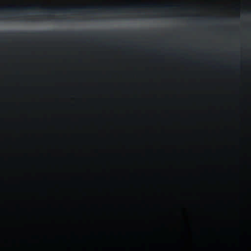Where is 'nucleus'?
I'll list each match as a JSON object with an SVG mask.
<instances>
[{
    "label": "nucleus",
    "mask_w": 251,
    "mask_h": 251,
    "mask_svg": "<svg viewBox=\"0 0 251 251\" xmlns=\"http://www.w3.org/2000/svg\"><path fill=\"white\" fill-rule=\"evenodd\" d=\"M216 4L213 3H205L198 4L194 3L185 2H174L170 1L167 2H160L155 1L152 2H130L128 3L115 4H80V13L98 12H111L114 13H123L128 12L146 10L145 16H235L240 15H171L176 10L185 11L188 10H194L200 7L201 8H212Z\"/></svg>",
    "instance_id": "1"
},
{
    "label": "nucleus",
    "mask_w": 251,
    "mask_h": 251,
    "mask_svg": "<svg viewBox=\"0 0 251 251\" xmlns=\"http://www.w3.org/2000/svg\"><path fill=\"white\" fill-rule=\"evenodd\" d=\"M227 6L235 10H240L241 9L249 10L251 9V2L233 3L230 5H228Z\"/></svg>",
    "instance_id": "2"
},
{
    "label": "nucleus",
    "mask_w": 251,
    "mask_h": 251,
    "mask_svg": "<svg viewBox=\"0 0 251 251\" xmlns=\"http://www.w3.org/2000/svg\"><path fill=\"white\" fill-rule=\"evenodd\" d=\"M71 16H74V15H71Z\"/></svg>",
    "instance_id": "3"
},
{
    "label": "nucleus",
    "mask_w": 251,
    "mask_h": 251,
    "mask_svg": "<svg viewBox=\"0 0 251 251\" xmlns=\"http://www.w3.org/2000/svg\"><path fill=\"white\" fill-rule=\"evenodd\" d=\"M49 16H50L51 15H49Z\"/></svg>",
    "instance_id": "4"
}]
</instances>
